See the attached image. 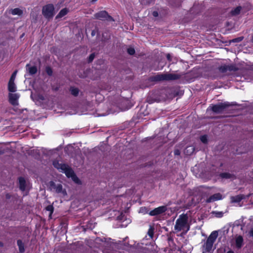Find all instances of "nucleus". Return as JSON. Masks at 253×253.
<instances>
[{
	"label": "nucleus",
	"mask_w": 253,
	"mask_h": 253,
	"mask_svg": "<svg viewBox=\"0 0 253 253\" xmlns=\"http://www.w3.org/2000/svg\"><path fill=\"white\" fill-rule=\"evenodd\" d=\"M153 15L154 16V17H157L158 16V13L157 12V11H154L153 12Z\"/></svg>",
	"instance_id": "nucleus-39"
},
{
	"label": "nucleus",
	"mask_w": 253,
	"mask_h": 253,
	"mask_svg": "<svg viewBox=\"0 0 253 253\" xmlns=\"http://www.w3.org/2000/svg\"><path fill=\"white\" fill-rule=\"evenodd\" d=\"M229 106L230 104L228 102H221L213 105L211 109L215 113H220Z\"/></svg>",
	"instance_id": "nucleus-6"
},
{
	"label": "nucleus",
	"mask_w": 253,
	"mask_h": 253,
	"mask_svg": "<svg viewBox=\"0 0 253 253\" xmlns=\"http://www.w3.org/2000/svg\"><path fill=\"white\" fill-rule=\"evenodd\" d=\"M179 78L177 75L173 74H164L157 75L153 77L155 81L175 80Z\"/></svg>",
	"instance_id": "nucleus-3"
},
{
	"label": "nucleus",
	"mask_w": 253,
	"mask_h": 253,
	"mask_svg": "<svg viewBox=\"0 0 253 253\" xmlns=\"http://www.w3.org/2000/svg\"><path fill=\"white\" fill-rule=\"evenodd\" d=\"M242 39H243L242 38H240V40H239V41H242Z\"/></svg>",
	"instance_id": "nucleus-46"
},
{
	"label": "nucleus",
	"mask_w": 253,
	"mask_h": 253,
	"mask_svg": "<svg viewBox=\"0 0 253 253\" xmlns=\"http://www.w3.org/2000/svg\"><path fill=\"white\" fill-rule=\"evenodd\" d=\"M42 14L46 18H52L54 15V7L53 4H48L43 7Z\"/></svg>",
	"instance_id": "nucleus-5"
},
{
	"label": "nucleus",
	"mask_w": 253,
	"mask_h": 253,
	"mask_svg": "<svg viewBox=\"0 0 253 253\" xmlns=\"http://www.w3.org/2000/svg\"><path fill=\"white\" fill-rule=\"evenodd\" d=\"M252 41L253 42V36H252Z\"/></svg>",
	"instance_id": "nucleus-47"
},
{
	"label": "nucleus",
	"mask_w": 253,
	"mask_h": 253,
	"mask_svg": "<svg viewBox=\"0 0 253 253\" xmlns=\"http://www.w3.org/2000/svg\"><path fill=\"white\" fill-rule=\"evenodd\" d=\"M148 234L150 236L151 238H152L153 235V231L151 229H149V230L148 231Z\"/></svg>",
	"instance_id": "nucleus-38"
},
{
	"label": "nucleus",
	"mask_w": 253,
	"mask_h": 253,
	"mask_svg": "<svg viewBox=\"0 0 253 253\" xmlns=\"http://www.w3.org/2000/svg\"><path fill=\"white\" fill-rule=\"evenodd\" d=\"M217 236L218 233L216 231H212L211 233L203 246L204 250L205 252H209L211 250L213 243L215 241Z\"/></svg>",
	"instance_id": "nucleus-2"
},
{
	"label": "nucleus",
	"mask_w": 253,
	"mask_h": 253,
	"mask_svg": "<svg viewBox=\"0 0 253 253\" xmlns=\"http://www.w3.org/2000/svg\"><path fill=\"white\" fill-rule=\"evenodd\" d=\"M17 71H15L12 74L10 78V80L9 81H15V79L16 78V74H17Z\"/></svg>",
	"instance_id": "nucleus-33"
},
{
	"label": "nucleus",
	"mask_w": 253,
	"mask_h": 253,
	"mask_svg": "<svg viewBox=\"0 0 253 253\" xmlns=\"http://www.w3.org/2000/svg\"><path fill=\"white\" fill-rule=\"evenodd\" d=\"M241 10V6H238L236 7L234 9L232 10L231 12V14L232 15H236L238 14Z\"/></svg>",
	"instance_id": "nucleus-25"
},
{
	"label": "nucleus",
	"mask_w": 253,
	"mask_h": 253,
	"mask_svg": "<svg viewBox=\"0 0 253 253\" xmlns=\"http://www.w3.org/2000/svg\"><path fill=\"white\" fill-rule=\"evenodd\" d=\"M142 210V209L140 210V212H142V211H141V210Z\"/></svg>",
	"instance_id": "nucleus-49"
},
{
	"label": "nucleus",
	"mask_w": 253,
	"mask_h": 253,
	"mask_svg": "<svg viewBox=\"0 0 253 253\" xmlns=\"http://www.w3.org/2000/svg\"><path fill=\"white\" fill-rule=\"evenodd\" d=\"M2 246H3L2 243L0 241V247H2Z\"/></svg>",
	"instance_id": "nucleus-43"
},
{
	"label": "nucleus",
	"mask_w": 253,
	"mask_h": 253,
	"mask_svg": "<svg viewBox=\"0 0 253 253\" xmlns=\"http://www.w3.org/2000/svg\"><path fill=\"white\" fill-rule=\"evenodd\" d=\"M220 176L222 178L229 179L231 178L233 175L229 173L223 172L220 173Z\"/></svg>",
	"instance_id": "nucleus-24"
},
{
	"label": "nucleus",
	"mask_w": 253,
	"mask_h": 253,
	"mask_svg": "<svg viewBox=\"0 0 253 253\" xmlns=\"http://www.w3.org/2000/svg\"><path fill=\"white\" fill-rule=\"evenodd\" d=\"M94 57H95V54L94 53L91 54L88 58V62H92V60L94 59Z\"/></svg>",
	"instance_id": "nucleus-34"
},
{
	"label": "nucleus",
	"mask_w": 253,
	"mask_h": 253,
	"mask_svg": "<svg viewBox=\"0 0 253 253\" xmlns=\"http://www.w3.org/2000/svg\"><path fill=\"white\" fill-rule=\"evenodd\" d=\"M97 0H91V1L94 2L96 1Z\"/></svg>",
	"instance_id": "nucleus-45"
},
{
	"label": "nucleus",
	"mask_w": 253,
	"mask_h": 253,
	"mask_svg": "<svg viewBox=\"0 0 253 253\" xmlns=\"http://www.w3.org/2000/svg\"><path fill=\"white\" fill-rule=\"evenodd\" d=\"M69 12V10L67 8H64L60 10L59 13L56 16V19H58L63 17L65 15H66L68 12Z\"/></svg>",
	"instance_id": "nucleus-18"
},
{
	"label": "nucleus",
	"mask_w": 253,
	"mask_h": 253,
	"mask_svg": "<svg viewBox=\"0 0 253 253\" xmlns=\"http://www.w3.org/2000/svg\"><path fill=\"white\" fill-rule=\"evenodd\" d=\"M219 70L222 73H224L226 72L227 71H228L227 65H224L223 66H221L219 68Z\"/></svg>",
	"instance_id": "nucleus-27"
},
{
	"label": "nucleus",
	"mask_w": 253,
	"mask_h": 253,
	"mask_svg": "<svg viewBox=\"0 0 253 253\" xmlns=\"http://www.w3.org/2000/svg\"><path fill=\"white\" fill-rule=\"evenodd\" d=\"M222 199V196L220 193L215 194L211 197H210L207 200V202L208 203L213 202L214 201L221 200Z\"/></svg>",
	"instance_id": "nucleus-14"
},
{
	"label": "nucleus",
	"mask_w": 253,
	"mask_h": 253,
	"mask_svg": "<svg viewBox=\"0 0 253 253\" xmlns=\"http://www.w3.org/2000/svg\"><path fill=\"white\" fill-rule=\"evenodd\" d=\"M19 188L20 190L24 191L26 188V181L23 177L19 178Z\"/></svg>",
	"instance_id": "nucleus-17"
},
{
	"label": "nucleus",
	"mask_w": 253,
	"mask_h": 253,
	"mask_svg": "<svg viewBox=\"0 0 253 253\" xmlns=\"http://www.w3.org/2000/svg\"><path fill=\"white\" fill-rule=\"evenodd\" d=\"M49 187L51 191H54L58 194H60L63 196L67 195L66 190L63 189L62 185L60 183L56 184L53 181H50L49 183Z\"/></svg>",
	"instance_id": "nucleus-4"
},
{
	"label": "nucleus",
	"mask_w": 253,
	"mask_h": 253,
	"mask_svg": "<svg viewBox=\"0 0 253 253\" xmlns=\"http://www.w3.org/2000/svg\"><path fill=\"white\" fill-rule=\"evenodd\" d=\"M46 71L48 75H51V74L52 73V71L50 67H46Z\"/></svg>",
	"instance_id": "nucleus-35"
},
{
	"label": "nucleus",
	"mask_w": 253,
	"mask_h": 253,
	"mask_svg": "<svg viewBox=\"0 0 253 253\" xmlns=\"http://www.w3.org/2000/svg\"><path fill=\"white\" fill-rule=\"evenodd\" d=\"M243 242V237L241 236L237 237L236 239V246L238 248H240L242 246Z\"/></svg>",
	"instance_id": "nucleus-20"
},
{
	"label": "nucleus",
	"mask_w": 253,
	"mask_h": 253,
	"mask_svg": "<svg viewBox=\"0 0 253 253\" xmlns=\"http://www.w3.org/2000/svg\"><path fill=\"white\" fill-rule=\"evenodd\" d=\"M190 229L188 223V216L186 214H182L177 219L174 225V230L176 232L183 231L187 233Z\"/></svg>",
	"instance_id": "nucleus-1"
},
{
	"label": "nucleus",
	"mask_w": 253,
	"mask_h": 253,
	"mask_svg": "<svg viewBox=\"0 0 253 253\" xmlns=\"http://www.w3.org/2000/svg\"><path fill=\"white\" fill-rule=\"evenodd\" d=\"M250 235L251 236L253 237V228L251 229L250 231Z\"/></svg>",
	"instance_id": "nucleus-41"
},
{
	"label": "nucleus",
	"mask_w": 253,
	"mask_h": 253,
	"mask_svg": "<svg viewBox=\"0 0 253 253\" xmlns=\"http://www.w3.org/2000/svg\"><path fill=\"white\" fill-rule=\"evenodd\" d=\"M227 68H228V71H235L237 70V68L234 65H227Z\"/></svg>",
	"instance_id": "nucleus-28"
},
{
	"label": "nucleus",
	"mask_w": 253,
	"mask_h": 253,
	"mask_svg": "<svg viewBox=\"0 0 253 253\" xmlns=\"http://www.w3.org/2000/svg\"><path fill=\"white\" fill-rule=\"evenodd\" d=\"M167 58L169 60V58H170V55L169 54H168L167 56Z\"/></svg>",
	"instance_id": "nucleus-42"
},
{
	"label": "nucleus",
	"mask_w": 253,
	"mask_h": 253,
	"mask_svg": "<svg viewBox=\"0 0 253 253\" xmlns=\"http://www.w3.org/2000/svg\"><path fill=\"white\" fill-rule=\"evenodd\" d=\"M167 211V207L166 206H161L155 208L153 210L150 211L149 214L151 216H155L161 214Z\"/></svg>",
	"instance_id": "nucleus-10"
},
{
	"label": "nucleus",
	"mask_w": 253,
	"mask_h": 253,
	"mask_svg": "<svg viewBox=\"0 0 253 253\" xmlns=\"http://www.w3.org/2000/svg\"><path fill=\"white\" fill-rule=\"evenodd\" d=\"M70 91L72 94H73L74 96H77L79 93V90L77 88L71 87Z\"/></svg>",
	"instance_id": "nucleus-26"
},
{
	"label": "nucleus",
	"mask_w": 253,
	"mask_h": 253,
	"mask_svg": "<svg viewBox=\"0 0 253 253\" xmlns=\"http://www.w3.org/2000/svg\"><path fill=\"white\" fill-rule=\"evenodd\" d=\"M227 253H234L233 251H228Z\"/></svg>",
	"instance_id": "nucleus-44"
},
{
	"label": "nucleus",
	"mask_w": 253,
	"mask_h": 253,
	"mask_svg": "<svg viewBox=\"0 0 253 253\" xmlns=\"http://www.w3.org/2000/svg\"><path fill=\"white\" fill-rule=\"evenodd\" d=\"M195 151V148L193 146H187L184 150V153L187 155H191Z\"/></svg>",
	"instance_id": "nucleus-19"
},
{
	"label": "nucleus",
	"mask_w": 253,
	"mask_h": 253,
	"mask_svg": "<svg viewBox=\"0 0 253 253\" xmlns=\"http://www.w3.org/2000/svg\"><path fill=\"white\" fill-rule=\"evenodd\" d=\"M199 190H203L206 189V188L204 186H200L198 188Z\"/></svg>",
	"instance_id": "nucleus-40"
},
{
	"label": "nucleus",
	"mask_w": 253,
	"mask_h": 253,
	"mask_svg": "<svg viewBox=\"0 0 253 253\" xmlns=\"http://www.w3.org/2000/svg\"><path fill=\"white\" fill-rule=\"evenodd\" d=\"M66 175L68 177H71L72 179L77 184H80L81 183L80 180L78 178V177L74 173V171L71 169H69L68 170L66 171L65 173Z\"/></svg>",
	"instance_id": "nucleus-11"
},
{
	"label": "nucleus",
	"mask_w": 253,
	"mask_h": 253,
	"mask_svg": "<svg viewBox=\"0 0 253 253\" xmlns=\"http://www.w3.org/2000/svg\"><path fill=\"white\" fill-rule=\"evenodd\" d=\"M66 175L68 177H71L72 179L77 184H80L81 183L80 180L78 178V177L74 173V171L71 169H69L68 170L66 171L65 173Z\"/></svg>",
	"instance_id": "nucleus-12"
},
{
	"label": "nucleus",
	"mask_w": 253,
	"mask_h": 253,
	"mask_svg": "<svg viewBox=\"0 0 253 253\" xmlns=\"http://www.w3.org/2000/svg\"><path fill=\"white\" fill-rule=\"evenodd\" d=\"M66 175L68 177H71L72 179L77 184H80L81 183L80 180L78 178V177L74 173V171L71 169H69L68 170L66 171L65 173Z\"/></svg>",
	"instance_id": "nucleus-13"
},
{
	"label": "nucleus",
	"mask_w": 253,
	"mask_h": 253,
	"mask_svg": "<svg viewBox=\"0 0 253 253\" xmlns=\"http://www.w3.org/2000/svg\"><path fill=\"white\" fill-rule=\"evenodd\" d=\"M174 154L175 155L178 156L180 154V152L178 149H176L174 151Z\"/></svg>",
	"instance_id": "nucleus-37"
},
{
	"label": "nucleus",
	"mask_w": 253,
	"mask_h": 253,
	"mask_svg": "<svg viewBox=\"0 0 253 253\" xmlns=\"http://www.w3.org/2000/svg\"><path fill=\"white\" fill-rule=\"evenodd\" d=\"M96 19L101 20L113 21L112 17L109 16L106 11H101L94 14Z\"/></svg>",
	"instance_id": "nucleus-7"
},
{
	"label": "nucleus",
	"mask_w": 253,
	"mask_h": 253,
	"mask_svg": "<svg viewBox=\"0 0 253 253\" xmlns=\"http://www.w3.org/2000/svg\"><path fill=\"white\" fill-rule=\"evenodd\" d=\"M243 199V196L237 195L231 197V201L232 203H239Z\"/></svg>",
	"instance_id": "nucleus-21"
},
{
	"label": "nucleus",
	"mask_w": 253,
	"mask_h": 253,
	"mask_svg": "<svg viewBox=\"0 0 253 253\" xmlns=\"http://www.w3.org/2000/svg\"><path fill=\"white\" fill-rule=\"evenodd\" d=\"M53 165L56 169L59 170L61 172L65 173H66V171L70 169L68 165L62 163H59L58 161H54L53 162Z\"/></svg>",
	"instance_id": "nucleus-8"
},
{
	"label": "nucleus",
	"mask_w": 253,
	"mask_h": 253,
	"mask_svg": "<svg viewBox=\"0 0 253 253\" xmlns=\"http://www.w3.org/2000/svg\"><path fill=\"white\" fill-rule=\"evenodd\" d=\"M5 151V149L2 147H0V155L4 153Z\"/></svg>",
	"instance_id": "nucleus-36"
},
{
	"label": "nucleus",
	"mask_w": 253,
	"mask_h": 253,
	"mask_svg": "<svg viewBox=\"0 0 253 253\" xmlns=\"http://www.w3.org/2000/svg\"><path fill=\"white\" fill-rule=\"evenodd\" d=\"M200 140L201 141L206 144L208 142V138L207 136L206 135H202L200 137Z\"/></svg>",
	"instance_id": "nucleus-29"
},
{
	"label": "nucleus",
	"mask_w": 253,
	"mask_h": 253,
	"mask_svg": "<svg viewBox=\"0 0 253 253\" xmlns=\"http://www.w3.org/2000/svg\"><path fill=\"white\" fill-rule=\"evenodd\" d=\"M17 245L19 248V252L21 253H24L25 251L24 246L21 240H18L17 241Z\"/></svg>",
	"instance_id": "nucleus-22"
},
{
	"label": "nucleus",
	"mask_w": 253,
	"mask_h": 253,
	"mask_svg": "<svg viewBox=\"0 0 253 253\" xmlns=\"http://www.w3.org/2000/svg\"><path fill=\"white\" fill-rule=\"evenodd\" d=\"M46 210L47 211H50V216L53 211V207L51 205L48 206L47 207H46Z\"/></svg>",
	"instance_id": "nucleus-32"
},
{
	"label": "nucleus",
	"mask_w": 253,
	"mask_h": 253,
	"mask_svg": "<svg viewBox=\"0 0 253 253\" xmlns=\"http://www.w3.org/2000/svg\"><path fill=\"white\" fill-rule=\"evenodd\" d=\"M19 97L20 95L18 93H9L8 94L9 102L13 106L17 105Z\"/></svg>",
	"instance_id": "nucleus-9"
},
{
	"label": "nucleus",
	"mask_w": 253,
	"mask_h": 253,
	"mask_svg": "<svg viewBox=\"0 0 253 253\" xmlns=\"http://www.w3.org/2000/svg\"><path fill=\"white\" fill-rule=\"evenodd\" d=\"M26 70L30 75L35 74L37 72V68L35 66H30L29 64L26 65Z\"/></svg>",
	"instance_id": "nucleus-16"
},
{
	"label": "nucleus",
	"mask_w": 253,
	"mask_h": 253,
	"mask_svg": "<svg viewBox=\"0 0 253 253\" xmlns=\"http://www.w3.org/2000/svg\"><path fill=\"white\" fill-rule=\"evenodd\" d=\"M127 52L130 55H133L135 53L134 48L130 47L127 48Z\"/></svg>",
	"instance_id": "nucleus-30"
},
{
	"label": "nucleus",
	"mask_w": 253,
	"mask_h": 253,
	"mask_svg": "<svg viewBox=\"0 0 253 253\" xmlns=\"http://www.w3.org/2000/svg\"><path fill=\"white\" fill-rule=\"evenodd\" d=\"M213 214L217 217H221L223 215V213L220 211H214L213 212Z\"/></svg>",
	"instance_id": "nucleus-31"
},
{
	"label": "nucleus",
	"mask_w": 253,
	"mask_h": 253,
	"mask_svg": "<svg viewBox=\"0 0 253 253\" xmlns=\"http://www.w3.org/2000/svg\"><path fill=\"white\" fill-rule=\"evenodd\" d=\"M252 68L253 69V64L252 65Z\"/></svg>",
	"instance_id": "nucleus-48"
},
{
	"label": "nucleus",
	"mask_w": 253,
	"mask_h": 253,
	"mask_svg": "<svg viewBox=\"0 0 253 253\" xmlns=\"http://www.w3.org/2000/svg\"><path fill=\"white\" fill-rule=\"evenodd\" d=\"M8 90L9 92H15L17 90V87L14 81H9L8 84Z\"/></svg>",
	"instance_id": "nucleus-15"
},
{
	"label": "nucleus",
	"mask_w": 253,
	"mask_h": 253,
	"mask_svg": "<svg viewBox=\"0 0 253 253\" xmlns=\"http://www.w3.org/2000/svg\"><path fill=\"white\" fill-rule=\"evenodd\" d=\"M11 14L13 15H20L22 14V11L20 9L18 8H14L11 10Z\"/></svg>",
	"instance_id": "nucleus-23"
}]
</instances>
